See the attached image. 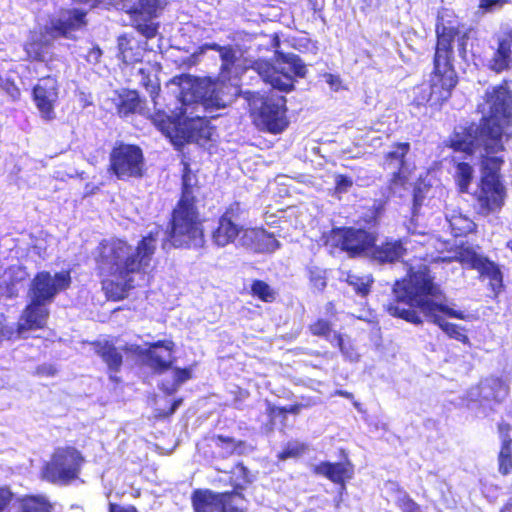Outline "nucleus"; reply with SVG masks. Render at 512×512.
Listing matches in <instances>:
<instances>
[{
    "instance_id": "obj_10",
    "label": "nucleus",
    "mask_w": 512,
    "mask_h": 512,
    "mask_svg": "<svg viewBox=\"0 0 512 512\" xmlns=\"http://www.w3.org/2000/svg\"><path fill=\"white\" fill-rule=\"evenodd\" d=\"M249 104L255 122L261 129L277 134L287 127L284 96L276 94L264 96L257 93L251 97Z\"/></svg>"
},
{
    "instance_id": "obj_4",
    "label": "nucleus",
    "mask_w": 512,
    "mask_h": 512,
    "mask_svg": "<svg viewBox=\"0 0 512 512\" xmlns=\"http://www.w3.org/2000/svg\"><path fill=\"white\" fill-rule=\"evenodd\" d=\"M436 34L434 70L428 83H422L413 90V102L417 106L426 103H429L430 106H438L451 96L452 89L457 84V75L452 64L455 47L462 60H469L467 31L450 21L445 22L443 18H439L436 24Z\"/></svg>"
},
{
    "instance_id": "obj_49",
    "label": "nucleus",
    "mask_w": 512,
    "mask_h": 512,
    "mask_svg": "<svg viewBox=\"0 0 512 512\" xmlns=\"http://www.w3.org/2000/svg\"><path fill=\"white\" fill-rule=\"evenodd\" d=\"M108 512H139L134 505H122L118 503H109Z\"/></svg>"
},
{
    "instance_id": "obj_15",
    "label": "nucleus",
    "mask_w": 512,
    "mask_h": 512,
    "mask_svg": "<svg viewBox=\"0 0 512 512\" xmlns=\"http://www.w3.org/2000/svg\"><path fill=\"white\" fill-rule=\"evenodd\" d=\"M434 238L418 234L412 235L409 239L402 241H387L380 245L371 246L370 255L372 259L380 264L393 263L407 255L409 249H414V244H419L422 248L431 245Z\"/></svg>"
},
{
    "instance_id": "obj_24",
    "label": "nucleus",
    "mask_w": 512,
    "mask_h": 512,
    "mask_svg": "<svg viewBox=\"0 0 512 512\" xmlns=\"http://www.w3.org/2000/svg\"><path fill=\"white\" fill-rule=\"evenodd\" d=\"M240 245L258 252H273L279 247V242L264 229L246 228L240 237Z\"/></svg>"
},
{
    "instance_id": "obj_56",
    "label": "nucleus",
    "mask_w": 512,
    "mask_h": 512,
    "mask_svg": "<svg viewBox=\"0 0 512 512\" xmlns=\"http://www.w3.org/2000/svg\"><path fill=\"white\" fill-rule=\"evenodd\" d=\"M157 89H158V87H157V86H155V85H151L150 94H151V97H152V99H153V101H154L155 105H157V102H156V100H155L156 96H158V93L156 92V91H157Z\"/></svg>"
},
{
    "instance_id": "obj_39",
    "label": "nucleus",
    "mask_w": 512,
    "mask_h": 512,
    "mask_svg": "<svg viewBox=\"0 0 512 512\" xmlns=\"http://www.w3.org/2000/svg\"><path fill=\"white\" fill-rule=\"evenodd\" d=\"M29 58L37 61H46L49 58V46L47 43L32 42L26 46Z\"/></svg>"
},
{
    "instance_id": "obj_25",
    "label": "nucleus",
    "mask_w": 512,
    "mask_h": 512,
    "mask_svg": "<svg viewBox=\"0 0 512 512\" xmlns=\"http://www.w3.org/2000/svg\"><path fill=\"white\" fill-rule=\"evenodd\" d=\"M12 512H55V504L44 494H15Z\"/></svg>"
},
{
    "instance_id": "obj_29",
    "label": "nucleus",
    "mask_w": 512,
    "mask_h": 512,
    "mask_svg": "<svg viewBox=\"0 0 512 512\" xmlns=\"http://www.w3.org/2000/svg\"><path fill=\"white\" fill-rule=\"evenodd\" d=\"M446 221L449 224L451 233L455 237L467 235L474 231L476 227L475 223L467 215H464L457 209L447 210Z\"/></svg>"
},
{
    "instance_id": "obj_43",
    "label": "nucleus",
    "mask_w": 512,
    "mask_h": 512,
    "mask_svg": "<svg viewBox=\"0 0 512 512\" xmlns=\"http://www.w3.org/2000/svg\"><path fill=\"white\" fill-rule=\"evenodd\" d=\"M397 507L402 512H423L421 506L408 494H404L396 501Z\"/></svg>"
},
{
    "instance_id": "obj_37",
    "label": "nucleus",
    "mask_w": 512,
    "mask_h": 512,
    "mask_svg": "<svg viewBox=\"0 0 512 512\" xmlns=\"http://www.w3.org/2000/svg\"><path fill=\"white\" fill-rule=\"evenodd\" d=\"M251 290L254 296L265 302H272L276 297L275 291L261 280L254 281Z\"/></svg>"
},
{
    "instance_id": "obj_45",
    "label": "nucleus",
    "mask_w": 512,
    "mask_h": 512,
    "mask_svg": "<svg viewBox=\"0 0 512 512\" xmlns=\"http://www.w3.org/2000/svg\"><path fill=\"white\" fill-rule=\"evenodd\" d=\"M353 185V181L350 177L344 175H337L335 177V189L338 193L347 192Z\"/></svg>"
},
{
    "instance_id": "obj_46",
    "label": "nucleus",
    "mask_w": 512,
    "mask_h": 512,
    "mask_svg": "<svg viewBox=\"0 0 512 512\" xmlns=\"http://www.w3.org/2000/svg\"><path fill=\"white\" fill-rule=\"evenodd\" d=\"M0 86L11 99L16 100L20 96V90L15 83L9 79L1 80Z\"/></svg>"
},
{
    "instance_id": "obj_20",
    "label": "nucleus",
    "mask_w": 512,
    "mask_h": 512,
    "mask_svg": "<svg viewBox=\"0 0 512 512\" xmlns=\"http://www.w3.org/2000/svg\"><path fill=\"white\" fill-rule=\"evenodd\" d=\"M208 48L219 53L221 60L220 75L223 81L237 78L247 67L241 58V50L236 47L212 43Z\"/></svg>"
},
{
    "instance_id": "obj_17",
    "label": "nucleus",
    "mask_w": 512,
    "mask_h": 512,
    "mask_svg": "<svg viewBox=\"0 0 512 512\" xmlns=\"http://www.w3.org/2000/svg\"><path fill=\"white\" fill-rule=\"evenodd\" d=\"M86 11L82 9H70L61 11L58 16L52 17L45 25V36L51 38H74L73 32L82 29L86 25Z\"/></svg>"
},
{
    "instance_id": "obj_36",
    "label": "nucleus",
    "mask_w": 512,
    "mask_h": 512,
    "mask_svg": "<svg viewBox=\"0 0 512 512\" xmlns=\"http://www.w3.org/2000/svg\"><path fill=\"white\" fill-rule=\"evenodd\" d=\"M346 281L353 287L357 294L365 296L369 293L372 278L370 275L358 276L355 274H348Z\"/></svg>"
},
{
    "instance_id": "obj_47",
    "label": "nucleus",
    "mask_w": 512,
    "mask_h": 512,
    "mask_svg": "<svg viewBox=\"0 0 512 512\" xmlns=\"http://www.w3.org/2000/svg\"><path fill=\"white\" fill-rule=\"evenodd\" d=\"M507 0H479V8L484 12H493L501 8Z\"/></svg>"
},
{
    "instance_id": "obj_57",
    "label": "nucleus",
    "mask_w": 512,
    "mask_h": 512,
    "mask_svg": "<svg viewBox=\"0 0 512 512\" xmlns=\"http://www.w3.org/2000/svg\"><path fill=\"white\" fill-rule=\"evenodd\" d=\"M181 403H182L181 399L174 401L171 406V409H170V414H173L178 409V407L181 405Z\"/></svg>"
},
{
    "instance_id": "obj_33",
    "label": "nucleus",
    "mask_w": 512,
    "mask_h": 512,
    "mask_svg": "<svg viewBox=\"0 0 512 512\" xmlns=\"http://www.w3.org/2000/svg\"><path fill=\"white\" fill-rule=\"evenodd\" d=\"M18 294L17 281L13 279L11 271H3L0 266V296L8 298Z\"/></svg>"
},
{
    "instance_id": "obj_51",
    "label": "nucleus",
    "mask_w": 512,
    "mask_h": 512,
    "mask_svg": "<svg viewBox=\"0 0 512 512\" xmlns=\"http://www.w3.org/2000/svg\"><path fill=\"white\" fill-rule=\"evenodd\" d=\"M138 28L146 38H153L157 33V28L153 24L139 25Z\"/></svg>"
},
{
    "instance_id": "obj_26",
    "label": "nucleus",
    "mask_w": 512,
    "mask_h": 512,
    "mask_svg": "<svg viewBox=\"0 0 512 512\" xmlns=\"http://www.w3.org/2000/svg\"><path fill=\"white\" fill-rule=\"evenodd\" d=\"M95 353L102 359L107 365L110 373V379L117 382L118 378L114 376L117 373L123 362L122 353L115 347V345L109 341H98L94 343Z\"/></svg>"
},
{
    "instance_id": "obj_50",
    "label": "nucleus",
    "mask_w": 512,
    "mask_h": 512,
    "mask_svg": "<svg viewBox=\"0 0 512 512\" xmlns=\"http://www.w3.org/2000/svg\"><path fill=\"white\" fill-rule=\"evenodd\" d=\"M101 55H102V51L100 50V48L93 47V48L89 49V51L85 57L89 63L96 64L99 62Z\"/></svg>"
},
{
    "instance_id": "obj_14",
    "label": "nucleus",
    "mask_w": 512,
    "mask_h": 512,
    "mask_svg": "<svg viewBox=\"0 0 512 512\" xmlns=\"http://www.w3.org/2000/svg\"><path fill=\"white\" fill-rule=\"evenodd\" d=\"M70 283L71 277L68 271L57 272L53 275L46 271L39 272L32 281L29 292L30 299L49 304L58 293L67 289Z\"/></svg>"
},
{
    "instance_id": "obj_32",
    "label": "nucleus",
    "mask_w": 512,
    "mask_h": 512,
    "mask_svg": "<svg viewBox=\"0 0 512 512\" xmlns=\"http://www.w3.org/2000/svg\"><path fill=\"white\" fill-rule=\"evenodd\" d=\"M191 378L190 369H174L172 372V380H164L161 384V389L167 394H173L177 391L179 386Z\"/></svg>"
},
{
    "instance_id": "obj_44",
    "label": "nucleus",
    "mask_w": 512,
    "mask_h": 512,
    "mask_svg": "<svg viewBox=\"0 0 512 512\" xmlns=\"http://www.w3.org/2000/svg\"><path fill=\"white\" fill-rule=\"evenodd\" d=\"M499 472L502 475H508L512 472V454L511 450H500L499 456Z\"/></svg>"
},
{
    "instance_id": "obj_42",
    "label": "nucleus",
    "mask_w": 512,
    "mask_h": 512,
    "mask_svg": "<svg viewBox=\"0 0 512 512\" xmlns=\"http://www.w3.org/2000/svg\"><path fill=\"white\" fill-rule=\"evenodd\" d=\"M308 272L310 282L314 286V288H316L319 291L323 290L326 287V278L324 271L318 267H310Z\"/></svg>"
},
{
    "instance_id": "obj_59",
    "label": "nucleus",
    "mask_w": 512,
    "mask_h": 512,
    "mask_svg": "<svg viewBox=\"0 0 512 512\" xmlns=\"http://www.w3.org/2000/svg\"><path fill=\"white\" fill-rule=\"evenodd\" d=\"M226 512H244L243 509L241 508H238V507H235V506H230Z\"/></svg>"
},
{
    "instance_id": "obj_30",
    "label": "nucleus",
    "mask_w": 512,
    "mask_h": 512,
    "mask_svg": "<svg viewBox=\"0 0 512 512\" xmlns=\"http://www.w3.org/2000/svg\"><path fill=\"white\" fill-rule=\"evenodd\" d=\"M119 58L126 64L138 62L142 58V53L139 45L133 43L126 36L118 38Z\"/></svg>"
},
{
    "instance_id": "obj_52",
    "label": "nucleus",
    "mask_w": 512,
    "mask_h": 512,
    "mask_svg": "<svg viewBox=\"0 0 512 512\" xmlns=\"http://www.w3.org/2000/svg\"><path fill=\"white\" fill-rule=\"evenodd\" d=\"M325 80L329 84L331 89L337 91L340 88L341 81H340V78L338 76L333 75V74H326L325 75Z\"/></svg>"
},
{
    "instance_id": "obj_40",
    "label": "nucleus",
    "mask_w": 512,
    "mask_h": 512,
    "mask_svg": "<svg viewBox=\"0 0 512 512\" xmlns=\"http://www.w3.org/2000/svg\"><path fill=\"white\" fill-rule=\"evenodd\" d=\"M15 493L7 485H0V512H12Z\"/></svg>"
},
{
    "instance_id": "obj_18",
    "label": "nucleus",
    "mask_w": 512,
    "mask_h": 512,
    "mask_svg": "<svg viewBox=\"0 0 512 512\" xmlns=\"http://www.w3.org/2000/svg\"><path fill=\"white\" fill-rule=\"evenodd\" d=\"M508 391L507 384L499 378L490 377L481 381L475 392H470L471 396L477 394L479 397L481 411L478 412V416H488L489 411L494 409L493 404L502 402L507 397Z\"/></svg>"
},
{
    "instance_id": "obj_13",
    "label": "nucleus",
    "mask_w": 512,
    "mask_h": 512,
    "mask_svg": "<svg viewBox=\"0 0 512 512\" xmlns=\"http://www.w3.org/2000/svg\"><path fill=\"white\" fill-rule=\"evenodd\" d=\"M143 165L142 150L136 145L120 144L110 154V167L118 179L140 177Z\"/></svg>"
},
{
    "instance_id": "obj_23",
    "label": "nucleus",
    "mask_w": 512,
    "mask_h": 512,
    "mask_svg": "<svg viewBox=\"0 0 512 512\" xmlns=\"http://www.w3.org/2000/svg\"><path fill=\"white\" fill-rule=\"evenodd\" d=\"M512 65V27L505 28L498 36V47L487 61V67L501 73Z\"/></svg>"
},
{
    "instance_id": "obj_22",
    "label": "nucleus",
    "mask_w": 512,
    "mask_h": 512,
    "mask_svg": "<svg viewBox=\"0 0 512 512\" xmlns=\"http://www.w3.org/2000/svg\"><path fill=\"white\" fill-rule=\"evenodd\" d=\"M312 472L327 478L345 490L346 481L354 477V465L348 459L339 462L322 461L313 466Z\"/></svg>"
},
{
    "instance_id": "obj_63",
    "label": "nucleus",
    "mask_w": 512,
    "mask_h": 512,
    "mask_svg": "<svg viewBox=\"0 0 512 512\" xmlns=\"http://www.w3.org/2000/svg\"><path fill=\"white\" fill-rule=\"evenodd\" d=\"M353 404L358 410H360V404L358 402L355 401Z\"/></svg>"
},
{
    "instance_id": "obj_21",
    "label": "nucleus",
    "mask_w": 512,
    "mask_h": 512,
    "mask_svg": "<svg viewBox=\"0 0 512 512\" xmlns=\"http://www.w3.org/2000/svg\"><path fill=\"white\" fill-rule=\"evenodd\" d=\"M333 238L342 250L353 255L367 250L375 241L373 235L369 232L353 228L334 231Z\"/></svg>"
},
{
    "instance_id": "obj_8",
    "label": "nucleus",
    "mask_w": 512,
    "mask_h": 512,
    "mask_svg": "<svg viewBox=\"0 0 512 512\" xmlns=\"http://www.w3.org/2000/svg\"><path fill=\"white\" fill-rule=\"evenodd\" d=\"M486 105L488 116L483 117L478 129L482 137H488L491 141L489 147L497 150L500 147V136L503 135L505 124L509 123L512 116V92L507 83L493 87L486 93Z\"/></svg>"
},
{
    "instance_id": "obj_61",
    "label": "nucleus",
    "mask_w": 512,
    "mask_h": 512,
    "mask_svg": "<svg viewBox=\"0 0 512 512\" xmlns=\"http://www.w3.org/2000/svg\"><path fill=\"white\" fill-rule=\"evenodd\" d=\"M418 205H420L419 204V196H418V194H415L414 195V209H416Z\"/></svg>"
},
{
    "instance_id": "obj_1",
    "label": "nucleus",
    "mask_w": 512,
    "mask_h": 512,
    "mask_svg": "<svg viewBox=\"0 0 512 512\" xmlns=\"http://www.w3.org/2000/svg\"><path fill=\"white\" fill-rule=\"evenodd\" d=\"M159 240L163 249L170 246L202 247L204 235L195 206L178 205L173 212L170 233L155 227L136 248L120 239L100 244L97 264L105 277L102 285L109 298H125L128 290L134 287V276L148 272Z\"/></svg>"
},
{
    "instance_id": "obj_62",
    "label": "nucleus",
    "mask_w": 512,
    "mask_h": 512,
    "mask_svg": "<svg viewBox=\"0 0 512 512\" xmlns=\"http://www.w3.org/2000/svg\"><path fill=\"white\" fill-rule=\"evenodd\" d=\"M332 309H333V303L330 302L327 304V310L330 311Z\"/></svg>"
},
{
    "instance_id": "obj_27",
    "label": "nucleus",
    "mask_w": 512,
    "mask_h": 512,
    "mask_svg": "<svg viewBox=\"0 0 512 512\" xmlns=\"http://www.w3.org/2000/svg\"><path fill=\"white\" fill-rule=\"evenodd\" d=\"M46 305L47 303L36 302L35 299H31L30 304L23 312L21 318L23 322L19 327L20 331L43 328L49 315Z\"/></svg>"
},
{
    "instance_id": "obj_7",
    "label": "nucleus",
    "mask_w": 512,
    "mask_h": 512,
    "mask_svg": "<svg viewBox=\"0 0 512 512\" xmlns=\"http://www.w3.org/2000/svg\"><path fill=\"white\" fill-rule=\"evenodd\" d=\"M250 68L255 71L264 82L273 88L289 92L294 88L296 78H303L307 69L303 61L296 54L276 53L273 62L256 60Z\"/></svg>"
},
{
    "instance_id": "obj_9",
    "label": "nucleus",
    "mask_w": 512,
    "mask_h": 512,
    "mask_svg": "<svg viewBox=\"0 0 512 512\" xmlns=\"http://www.w3.org/2000/svg\"><path fill=\"white\" fill-rule=\"evenodd\" d=\"M85 463L80 450H55L42 464L39 477L55 486H69L80 479Z\"/></svg>"
},
{
    "instance_id": "obj_16",
    "label": "nucleus",
    "mask_w": 512,
    "mask_h": 512,
    "mask_svg": "<svg viewBox=\"0 0 512 512\" xmlns=\"http://www.w3.org/2000/svg\"><path fill=\"white\" fill-rule=\"evenodd\" d=\"M174 343L170 340L157 341L143 348L136 344L126 347L128 352L139 356L142 362L157 373H161L171 367L173 363L172 352Z\"/></svg>"
},
{
    "instance_id": "obj_34",
    "label": "nucleus",
    "mask_w": 512,
    "mask_h": 512,
    "mask_svg": "<svg viewBox=\"0 0 512 512\" xmlns=\"http://www.w3.org/2000/svg\"><path fill=\"white\" fill-rule=\"evenodd\" d=\"M139 107L138 94L134 91H129L125 95L120 96V103L118 104V113L120 116L126 117L135 112Z\"/></svg>"
},
{
    "instance_id": "obj_2",
    "label": "nucleus",
    "mask_w": 512,
    "mask_h": 512,
    "mask_svg": "<svg viewBox=\"0 0 512 512\" xmlns=\"http://www.w3.org/2000/svg\"><path fill=\"white\" fill-rule=\"evenodd\" d=\"M428 254L418 252L413 260H405L403 265L408 278L398 280L393 286L394 300L385 305L386 311L394 317L419 325L422 323L420 312L431 322L438 325L450 338L469 344V338L463 329L443 319L439 313L448 317L464 320L463 311L455 310L447 305V299L440 287L434 283L427 266Z\"/></svg>"
},
{
    "instance_id": "obj_58",
    "label": "nucleus",
    "mask_w": 512,
    "mask_h": 512,
    "mask_svg": "<svg viewBox=\"0 0 512 512\" xmlns=\"http://www.w3.org/2000/svg\"><path fill=\"white\" fill-rule=\"evenodd\" d=\"M41 373H45L47 375H53L54 374V369L49 366V367H42L41 368Z\"/></svg>"
},
{
    "instance_id": "obj_28",
    "label": "nucleus",
    "mask_w": 512,
    "mask_h": 512,
    "mask_svg": "<svg viewBox=\"0 0 512 512\" xmlns=\"http://www.w3.org/2000/svg\"><path fill=\"white\" fill-rule=\"evenodd\" d=\"M410 150L409 143H398L386 155L385 165L396 178H405L408 170L405 156Z\"/></svg>"
},
{
    "instance_id": "obj_48",
    "label": "nucleus",
    "mask_w": 512,
    "mask_h": 512,
    "mask_svg": "<svg viewBox=\"0 0 512 512\" xmlns=\"http://www.w3.org/2000/svg\"><path fill=\"white\" fill-rule=\"evenodd\" d=\"M510 427L506 424H500L499 425V433L502 440V447L504 449L510 448L512 444V439L508 436V431Z\"/></svg>"
},
{
    "instance_id": "obj_55",
    "label": "nucleus",
    "mask_w": 512,
    "mask_h": 512,
    "mask_svg": "<svg viewBox=\"0 0 512 512\" xmlns=\"http://www.w3.org/2000/svg\"><path fill=\"white\" fill-rule=\"evenodd\" d=\"M299 450H283L282 453L280 454V458H287V457H290V456H294V455H297Z\"/></svg>"
},
{
    "instance_id": "obj_5",
    "label": "nucleus",
    "mask_w": 512,
    "mask_h": 512,
    "mask_svg": "<svg viewBox=\"0 0 512 512\" xmlns=\"http://www.w3.org/2000/svg\"><path fill=\"white\" fill-rule=\"evenodd\" d=\"M461 130V132L456 130L451 138V146L455 150L468 154H473L478 149L484 151V153L481 152L483 157L482 176L475 197L479 213L488 215L503 206L506 196L505 187L499 176L503 160L496 156L503 149L502 136H500V147L497 150H492L489 147L491 141L488 140V137H482V132L474 129L473 125L467 129L461 128Z\"/></svg>"
},
{
    "instance_id": "obj_3",
    "label": "nucleus",
    "mask_w": 512,
    "mask_h": 512,
    "mask_svg": "<svg viewBox=\"0 0 512 512\" xmlns=\"http://www.w3.org/2000/svg\"><path fill=\"white\" fill-rule=\"evenodd\" d=\"M177 86V101L180 107L171 110L172 121L183 138L188 142H200L212 137L213 131L208 118H213L214 110L225 108L230 97L222 83L208 78L198 79L190 75L174 78Z\"/></svg>"
},
{
    "instance_id": "obj_11",
    "label": "nucleus",
    "mask_w": 512,
    "mask_h": 512,
    "mask_svg": "<svg viewBox=\"0 0 512 512\" xmlns=\"http://www.w3.org/2000/svg\"><path fill=\"white\" fill-rule=\"evenodd\" d=\"M450 259L477 270L481 279L489 281V287L495 296L501 292L503 275L499 265L495 262L476 253L471 247H461Z\"/></svg>"
},
{
    "instance_id": "obj_54",
    "label": "nucleus",
    "mask_w": 512,
    "mask_h": 512,
    "mask_svg": "<svg viewBox=\"0 0 512 512\" xmlns=\"http://www.w3.org/2000/svg\"><path fill=\"white\" fill-rule=\"evenodd\" d=\"M334 395H338V396H342V397H345L347 399H352L353 398V394L348 392V391H344V390H336L334 392Z\"/></svg>"
},
{
    "instance_id": "obj_38",
    "label": "nucleus",
    "mask_w": 512,
    "mask_h": 512,
    "mask_svg": "<svg viewBox=\"0 0 512 512\" xmlns=\"http://www.w3.org/2000/svg\"><path fill=\"white\" fill-rule=\"evenodd\" d=\"M331 344L337 346L343 356L351 362L358 360V354L354 350L353 346L344 340L342 335L334 333L333 340H331Z\"/></svg>"
},
{
    "instance_id": "obj_19",
    "label": "nucleus",
    "mask_w": 512,
    "mask_h": 512,
    "mask_svg": "<svg viewBox=\"0 0 512 512\" xmlns=\"http://www.w3.org/2000/svg\"><path fill=\"white\" fill-rule=\"evenodd\" d=\"M59 85L55 78L45 77L33 89V97L42 117L51 120L55 117L54 106L58 100Z\"/></svg>"
},
{
    "instance_id": "obj_60",
    "label": "nucleus",
    "mask_w": 512,
    "mask_h": 512,
    "mask_svg": "<svg viewBox=\"0 0 512 512\" xmlns=\"http://www.w3.org/2000/svg\"><path fill=\"white\" fill-rule=\"evenodd\" d=\"M212 441H214V444L217 446L220 445V443H225V440L220 436L217 439L213 438Z\"/></svg>"
},
{
    "instance_id": "obj_6",
    "label": "nucleus",
    "mask_w": 512,
    "mask_h": 512,
    "mask_svg": "<svg viewBox=\"0 0 512 512\" xmlns=\"http://www.w3.org/2000/svg\"><path fill=\"white\" fill-rule=\"evenodd\" d=\"M249 470L238 465L230 477L231 491L215 492L208 488H197L191 492V506L194 512H226L235 497L244 500V490L252 483Z\"/></svg>"
},
{
    "instance_id": "obj_12",
    "label": "nucleus",
    "mask_w": 512,
    "mask_h": 512,
    "mask_svg": "<svg viewBox=\"0 0 512 512\" xmlns=\"http://www.w3.org/2000/svg\"><path fill=\"white\" fill-rule=\"evenodd\" d=\"M243 213L244 210L239 202H234L226 208L212 230L211 239L214 245L223 248L235 241L240 244V237L246 230L240 224Z\"/></svg>"
},
{
    "instance_id": "obj_53",
    "label": "nucleus",
    "mask_w": 512,
    "mask_h": 512,
    "mask_svg": "<svg viewBox=\"0 0 512 512\" xmlns=\"http://www.w3.org/2000/svg\"><path fill=\"white\" fill-rule=\"evenodd\" d=\"M499 512H512V498L504 503Z\"/></svg>"
},
{
    "instance_id": "obj_31",
    "label": "nucleus",
    "mask_w": 512,
    "mask_h": 512,
    "mask_svg": "<svg viewBox=\"0 0 512 512\" xmlns=\"http://www.w3.org/2000/svg\"><path fill=\"white\" fill-rule=\"evenodd\" d=\"M197 185V177L190 170L188 164H184L182 175V197L178 205L194 206L193 189Z\"/></svg>"
},
{
    "instance_id": "obj_64",
    "label": "nucleus",
    "mask_w": 512,
    "mask_h": 512,
    "mask_svg": "<svg viewBox=\"0 0 512 512\" xmlns=\"http://www.w3.org/2000/svg\"><path fill=\"white\" fill-rule=\"evenodd\" d=\"M507 246L512 249V242H508Z\"/></svg>"
},
{
    "instance_id": "obj_35",
    "label": "nucleus",
    "mask_w": 512,
    "mask_h": 512,
    "mask_svg": "<svg viewBox=\"0 0 512 512\" xmlns=\"http://www.w3.org/2000/svg\"><path fill=\"white\" fill-rule=\"evenodd\" d=\"M473 176V168L462 162L456 166L455 178L461 192H467Z\"/></svg>"
},
{
    "instance_id": "obj_41",
    "label": "nucleus",
    "mask_w": 512,
    "mask_h": 512,
    "mask_svg": "<svg viewBox=\"0 0 512 512\" xmlns=\"http://www.w3.org/2000/svg\"><path fill=\"white\" fill-rule=\"evenodd\" d=\"M310 332L315 336H321L331 342L333 340L331 324L324 319H318L316 322L309 326Z\"/></svg>"
}]
</instances>
